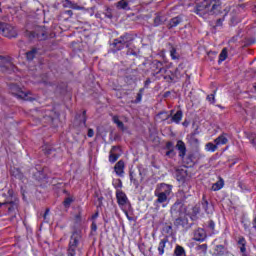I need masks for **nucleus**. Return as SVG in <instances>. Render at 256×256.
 <instances>
[{
	"label": "nucleus",
	"instance_id": "obj_1",
	"mask_svg": "<svg viewBox=\"0 0 256 256\" xmlns=\"http://www.w3.org/2000/svg\"><path fill=\"white\" fill-rule=\"evenodd\" d=\"M221 11V0H196L194 13L203 17V15H215Z\"/></svg>",
	"mask_w": 256,
	"mask_h": 256
},
{
	"label": "nucleus",
	"instance_id": "obj_2",
	"mask_svg": "<svg viewBox=\"0 0 256 256\" xmlns=\"http://www.w3.org/2000/svg\"><path fill=\"white\" fill-rule=\"evenodd\" d=\"M19 209H21V200H19V197L15 195L13 190H9L8 196L4 200V211L6 215L13 221L19 215Z\"/></svg>",
	"mask_w": 256,
	"mask_h": 256
},
{
	"label": "nucleus",
	"instance_id": "obj_3",
	"mask_svg": "<svg viewBox=\"0 0 256 256\" xmlns=\"http://www.w3.org/2000/svg\"><path fill=\"white\" fill-rule=\"evenodd\" d=\"M83 239V235L81 234V230H74L72 232V235L70 236L68 249H67V255L68 256H76L79 251H81V248H79V245H81V240Z\"/></svg>",
	"mask_w": 256,
	"mask_h": 256
},
{
	"label": "nucleus",
	"instance_id": "obj_4",
	"mask_svg": "<svg viewBox=\"0 0 256 256\" xmlns=\"http://www.w3.org/2000/svg\"><path fill=\"white\" fill-rule=\"evenodd\" d=\"M131 41H133V35L129 33L114 39L111 44L112 53H117V51H121L125 49V47H129V45H131Z\"/></svg>",
	"mask_w": 256,
	"mask_h": 256
},
{
	"label": "nucleus",
	"instance_id": "obj_5",
	"mask_svg": "<svg viewBox=\"0 0 256 256\" xmlns=\"http://www.w3.org/2000/svg\"><path fill=\"white\" fill-rule=\"evenodd\" d=\"M10 91L12 95L17 97L18 99H23V101H35V98L31 97V92H25L19 85L11 84Z\"/></svg>",
	"mask_w": 256,
	"mask_h": 256
},
{
	"label": "nucleus",
	"instance_id": "obj_6",
	"mask_svg": "<svg viewBox=\"0 0 256 256\" xmlns=\"http://www.w3.org/2000/svg\"><path fill=\"white\" fill-rule=\"evenodd\" d=\"M171 216L175 221H182L183 217H185V206L181 202H175L170 210Z\"/></svg>",
	"mask_w": 256,
	"mask_h": 256
},
{
	"label": "nucleus",
	"instance_id": "obj_7",
	"mask_svg": "<svg viewBox=\"0 0 256 256\" xmlns=\"http://www.w3.org/2000/svg\"><path fill=\"white\" fill-rule=\"evenodd\" d=\"M0 33L9 39L17 37V29H15V27H13L11 24L7 23L0 22Z\"/></svg>",
	"mask_w": 256,
	"mask_h": 256
},
{
	"label": "nucleus",
	"instance_id": "obj_8",
	"mask_svg": "<svg viewBox=\"0 0 256 256\" xmlns=\"http://www.w3.org/2000/svg\"><path fill=\"white\" fill-rule=\"evenodd\" d=\"M116 199L119 207H125V205H129V207H131L129 198H127V194H125L123 190H116Z\"/></svg>",
	"mask_w": 256,
	"mask_h": 256
},
{
	"label": "nucleus",
	"instance_id": "obj_9",
	"mask_svg": "<svg viewBox=\"0 0 256 256\" xmlns=\"http://www.w3.org/2000/svg\"><path fill=\"white\" fill-rule=\"evenodd\" d=\"M121 157V148L119 146H112L109 152L110 163H115Z\"/></svg>",
	"mask_w": 256,
	"mask_h": 256
},
{
	"label": "nucleus",
	"instance_id": "obj_10",
	"mask_svg": "<svg viewBox=\"0 0 256 256\" xmlns=\"http://www.w3.org/2000/svg\"><path fill=\"white\" fill-rule=\"evenodd\" d=\"M156 189L162 192L166 197H171V193H173V185L160 183L156 186Z\"/></svg>",
	"mask_w": 256,
	"mask_h": 256
},
{
	"label": "nucleus",
	"instance_id": "obj_11",
	"mask_svg": "<svg viewBox=\"0 0 256 256\" xmlns=\"http://www.w3.org/2000/svg\"><path fill=\"white\" fill-rule=\"evenodd\" d=\"M30 37L32 39H38V41H45L47 39V32L43 28H38V30L30 32Z\"/></svg>",
	"mask_w": 256,
	"mask_h": 256
},
{
	"label": "nucleus",
	"instance_id": "obj_12",
	"mask_svg": "<svg viewBox=\"0 0 256 256\" xmlns=\"http://www.w3.org/2000/svg\"><path fill=\"white\" fill-rule=\"evenodd\" d=\"M143 172L141 169H139V177H137V174H135L134 171H130V181L133 183L134 187H139L141 181H143Z\"/></svg>",
	"mask_w": 256,
	"mask_h": 256
},
{
	"label": "nucleus",
	"instance_id": "obj_13",
	"mask_svg": "<svg viewBox=\"0 0 256 256\" xmlns=\"http://www.w3.org/2000/svg\"><path fill=\"white\" fill-rule=\"evenodd\" d=\"M214 255L215 256H233L231 252L225 247V245H216L214 248Z\"/></svg>",
	"mask_w": 256,
	"mask_h": 256
},
{
	"label": "nucleus",
	"instance_id": "obj_14",
	"mask_svg": "<svg viewBox=\"0 0 256 256\" xmlns=\"http://www.w3.org/2000/svg\"><path fill=\"white\" fill-rule=\"evenodd\" d=\"M155 197H157L155 203H159L163 207H166L164 203H167L169 201V197L166 196V194H163V192H160V190H157V188L154 191Z\"/></svg>",
	"mask_w": 256,
	"mask_h": 256
},
{
	"label": "nucleus",
	"instance_id": "obj_15",
	"mask_svg": "<svg viewBox=\"0 0 256 256\" xmlns=\"http://www.w3.org/2000/svg\"><path fill=\"white\" fill-rule=\"evenodd\" d=\"M167 47L169 49L171 59H173V61H179V59H181V54L177 51V47L170 42L167 44Z\"/></svg>",
	"mask_w": 256,
	"mask_h": 256
},
{
	"label": "nucleus",
	"instance_id": "obj_16",
	"mask_svg": "<svg viewBox=\"0 0 256 256\" xmlns=\"http://www.w3.org/2000/svg\"><path fill=\"white\" fill-rule=\"evenodd\" d=\"M151 69L155 72L156 75H159V73H163V71H166L165 68H163V62L159 60H153L151 63Z\"/></svg>",
	"mask_w": 256,
	"mask_h": 256
},
{
	"label": "nucleus",
	"instance_id": "obj_17",
	"mask_svg": "<svg viewBox=\"0 0 256 256\" xmlns=\"http://www.w3.org/2000/svg\"><path fill=\"white\" fill-rule=\"evenodd\" d=\"M207 239V232H205V229L203 228H198L197 230L194 231V240L195 241H205Z\"/></svg>",
	"mask_w": 256,
	"mask_h": 256
},
{
	"label": "nucleus",
	"instance_id": "obj_18",
	"mask_svg": "<svg viewBox=\"0 0 256 256\" xmlns=\"http://www.w3.org/2000/svg\"><path fill=\"white\" fill-rule=\"evenodd\" d=\"M176 149L179 151V157L185 159V155H187V146H185V142H183V140L177 141Z\"/></svg>",
	"mask_w": 256,
	"mask_h": 256
},
{
	"label": "nucleus",
	"instance_id": "obj_19",
	"mask_svg": "<svg viewBox=\"0 0 256 256\" xmlns=\"http://www.w3.org/2000/svg\"><path fill=\"white\" fill-rule=\"evenodd\" d=\"M238 248L242 253V256H247V240L244 237H239L237 241Z\"/></svg>",
	"mask_w": 256,
	"mask_h": 256
},
{
	"label": "nucleus",
	"instance_id": "obj_20",
	"mask_svg": "<svg viewBox=\"0 0 256 256\" xmlns=\"http://www.w3.org/2000/svg\"><path fill=\"white\" fill-rule=\"evenodd\" d=\"M114 171L118 177H123V173H125V162L123 160L118 161L114 166Z\"/></svg>",
	"mask_w": 256,
	"mask_h": 256
},
{
	"label": "nucleus",
	"instance_id": "obj_21",
	"mask_svg": "<svg viewBox=\"0 0 256 256\" xmlns=\"http://www.w3.org/2000/svg\"><path fill=\"white\" fill-rule=\"evenodd\" d=\"M201 205H202V209H204L207 215H211L213 213V204H209V201H207V198L205 197V195L202 198Z\"/></svg>",
	"mask_w": 256,
	"mask_h": 256
},
{
	"label": "nucleus",
	"instance_id": "obj_22",
	"mask_svg": "<svg viewBox=\"0 0 256 256\" xmlns=\"http://www.w3.org/2000/svg\"><path fill=\"white\" fill-rule=\"evenodd\" d=\"M187 169L178 168L176 169V179L181 183H185V179H187Z\"/></svg>",
	"mask_w": 256,
	"mask_h": 256
},
{
	"label": "nucleus",
	"instance_id": "obj_23",
	"mask_svg": "<svg viewBox=\"0 0 256 256\" xmlns=\"http://www.w3.org/2000/svg\"><path fill=\"white\" fill-rule=\"evenodd\" d=\"M180 23H183V18L181 16H176L172 19L167 24L168 29H174V27H177Z\"/></svg>",
	"mask_w": 256,
	"mask_h": 256
},
{
	"label": "nucleus",
	"instance_id": "obj_24",
	"mask_svg": "<svg viewBox=\"0 0 256 256\" xmlns=\"http://www.w3.org/2000/svg\"><path fill=\"white\" fill-rule=\"evenodd\" d=\"M182 119H183V111L178 110L174 115L172 114L171 123H176V125H179Z\"/></svg>",
	"mask_w": 256,
	"mask_h": 256
},
{
	"label": "nucleus",
	"instance_id": "obj_25",
	"mask_svg": "<svg viewBox=\"0 0 256 256\" xmlns=\"http://www.w3.org/2000/svg\"><path fill=\"white\" fill-rule=\"evenodd\" d=\"M169 243V238L164 237L163 239L160 240L159 245H158V253L159 255H164L165 253V247Z\"/></svg>",
	"mask_w": 256,
	"mask_h": 256
},
{
	"label": "nucleus",
	"instance_id": "obj_26",
	"mask_svg": "<svg viewBox=\"0 0 256 256\" xmlns=\"http://www.w3.org/2000/svg\"><path fill=\"white\" fill-rule=\"evenodd\" d=\"M214 143L217 147H219V145H227V143H229V139H227L226 134H222L214 140Z\"/></svg>",
	"mask_w": 256,
	"mask_h": 256
},
{
	"label": "nucleus",
	"instance_id": "obj_27",
	"mask_svg": "<svg viewBox=\"0 0 256 256\" xmlns=\"http://www.w3.org/2000/svg\"><path fill=\"white\" fill-rule=\"evenodd\" d=\"M167 21V18L165 16H162L160 14H156L154 18V27H159L163 25Z\"/></svg>",
	"mask_w": 256,
	"mask_h": 256
},
{
	"label": "nucleus",
	"instance_id": "obj_28",
	"mask_svg": "<svg viewBox=\"0 0 256 256\" xmlns=\"http://www.w3.org/2000/svg\"><path fill=\"white\" fill-rule=\"evenodd\" d=\"M181 69H183V63L179 64L178 68L175 69L174 76H169V79L171 81H174L176 79H181Z\"/></svg>",
	"mask_w": 256,
	"mask_h": 256
},
{
	"label": "nucleus",
	"instance_id": "obj_29",
	"mask_svg": "<svg viewBox=\"0 0 256 256\" xmlns=\"http://www.w3.org/2000/svg\"><path fill=\"white\" fill-rule=\"evenodd\" d=\"M173 113H175V110H171L170 113L162 111L158 116L161 117L162 121H167V119H171V117H173Z\"/></svg>",
	"mask_w": 256,
	"mask_h": 256
},
{
	"label": "nucleus",
	"instance_id": "obj_30",
	"mask_svg": "<svg viewBox=\"0 0 256 256\" xmlns=\"http://www.w3.org/2000/svg\"><path fill=\"white\" fill-rule=\"evenodd\" d=\"M224 185H225V181H223V178H220L219 181L213 184L212 190L220 191V189H223Z\"/></svg>",
	"mask_w": 256,
	"mask_h": 256
},
{
	"label": "nucleus",
	"instance_id": "obj_31",
	"mask_svg": "<svg viewBox=\"0 0 256 256\" xmlns=\"http://www.w3.org/2000/svg\"><path fill=\"white\" fill-rule=\"evenodd\" d=\"M174 255L175 256H187L185 253V248L181 245H176L175 250H174Z\"/></svg>",
	"mask_w": 256,
	"mask_h": 256
},
{
	"label": "nucleus",
	"instance_id": "obj_32",
	"mask_svg": "<svg viewBox=\"0 0 256 256\" xmlns=\"http://www.w3.org/2000/svg\"><path fill=\"white\" fill-rule=\"evenodd\" d=\"M117 9H124L125 11L129 10V2L119 1L116 3Z\"/></svg>",
	"mask_w": 256,
	"mask_h": 256
},
{
	"label": "nucleus",
	"instance_id": "obj_33",
	"mask_svg": "<svg viewBox=\"0 0 256 256\" xmlns=\"http://www.w3.org/2000/svg\"><path fill=\"white\" fill-rule=\"evenodd\" d=\"M36 55H37V48H33L32 50H30L26 53V57H27L28 61H33V59H35Z\"/></svg>",
	"mask_w": 256,
	"mask_h": 256
},
{
	"label": "nucleus",
	"instance_id": "obj_34",
	"mask_svg": "<svg viewBox=\"0 0 256 256\" xmlns=\"http://www.w3.org/2000/svg\"><path fill=\"white\" fill-rule=\"evenodd\" d=\"M76 119H79L80 123L86 125L87 123V111H83L82 114L76 116Z\"/></svg>",
	"mask_w": 256,
	"mask_h": 256
},
{
	"label": "nucleus",
	"instance_id": "obj_35",
	"mask_svg": "<svg viewBox=\"0 0 256 256\" xmlns=\"http://www.w3.org/2000/svg\"><path fill=\"white\" fill-rule=\"evenodd\" d=\"M201 213V207L199 205H195L192 208V219H197V216Z\"/></svg>",
	"mask_w": 256,
	"mask_h": 256
},
{
	"label": "nucleus",
	"instance_id": "obj_36",
	"mask_svg": "<svg viewBox=\"0 0 256 256\" xmlns=\"http://www.w3.org/2000/svg\"><path fill=\"white\" fill-rule=\"evenodd\" d=\"M206 151H210L211 153H215L217 149V144H213L212 142H209L205 145Z\"/></svg>",
	"mask_w": 256,
	"mask_h": 256
},
{
	"label": "nucleus",
	"instance_id": "obj_37",
	"mask_svg": "<svg viewBox=\"0 0 256 256\" xmlns=\"http://www.w3.org/2000/svg\"><path fill=\"white\" fill-rule=\"evenodd\" d=\"M227 59V48H223L221 53L219 54L218 63H223Z\"/></svg>",
	"mask_w": 256,
	"mask_h": 256
},
{
	"label": "nucleus",
	"instance_id": "obj_38",
	"mask_svg": "<svg viewBox=\"0 0 256 256\" xmlns=\"http://www.w3.org/2000/svg\"><path fill=\"white\" fill-rule=\"evenodd\" d=\"M143 93H145V88H141L139 90V92L136 95V99H135L134 103H141V101L143 99Z\"/></svg>",
	"mask_w": 256,
	"mask_h": 256
},
{
	"label": "nucleus",
	"instance_id": "obj_39",
	"mask_svg": "<svg viewBox=\"0 0 256 256\" xmlns=\"http://www.w3.org/2000/svg\"><path fill=\"white\" fill-rule=\"evenodd\" d=\"M162 155H164V157H169V159H173V157H175V150H162Z\"/></svg>",
	"mask_w": 256,
	"mask_h": 256
},
{
	"label": "nucleus",
	"instance_id": "obj_40",
	"mask_svg": "<svg viewBox=\"0 0 256 256\" xmlns=\"http://www.w3.org/2000/svg\"><path fill=\"white\" fill-rule=\"evenodd\" d=\"M113 186L116 189V191H121V189L123 188V181H121V179H117L116 181L113 182Z\"/></svg>",
	"mask_w": 256,
	"mask_h": 256
},
{
	"label": "nucleus",
	"instance_id": "obj_41",
	"mask_svg": "<svg viewBox=\"0 0 256 256\" xmlns=\"http://www.w3.org/2000/svg\"><path fill=\"white\" fill-rule=\"evenodd\" d=\"M162 151H175V145L173 144V142L169 141L166 143Z\"/></svg>",
	"mask_w": 256,
	"mask_h": 256
},
{
	"label": "nucleus",
	"instance_id": "obj_42",
	"mask_svg": "<svg viewBox=\"0 0 256 256\" xmlns=\"http://www.w3.org/2000/svg\"><path fill=\"white\" fill-rule=\"evenodd\" d=\"M184 163H186V165H193V154H189L186 158H182Z\"/></svg>",
	"mask_w": 256,
	"mask_h": 256
},
{
	"label": "nucleus",
	"instance_id": "obj_43",
	"mask_svg": "<svg viewBox=\"0 0 256 256\" xmlns=\"http://www.w3.org/2000/svg\"><path fill=\"white\" fill-rule=\"evenodd\" d=\"M217 93V90H214V93L213 94H209L208 96H207V101L209 102V103H211L212 105H215V94Z\"/></svg>",
	"mask_w": 256,
	"mask_h": 256
},
{
	"label": "nucleus",
	"instance_id": "obj_44",
	"mask_svg": "<svg viewBox=\"0 0 256 256\" xmlns=\"http://www.w3.org/2000/svg\"><path fill=\"white\" fill-rule=\"evenodd\" d=\"M196 251H200L201 253H207V244H201L196 247Z\"/></svg>",
	"mask_w": 256,
	"mask_h": 256
},
{
	"label": "nucleus",
	"instance_id": "obj_45",
	"mask_svg": "<svg viewBox=\"0 0 256 256\" xmlns=\"http://www.w3.org/2000/svg\"><path fill=\"white\" fill-rule=\"evenodd\" d=\"M164 233H167V235H173V226L166 225L163 229Z\"/></svg>",
	"mask_w": 256,
	"mask_h": 256
},
{
	"label": "nucleus",
	"instance_id": "obj_46",
	"mask_svg": "<svg viewBox=\"0 0 256 256\" xmlns=\"http://www.w3.org/2000/svg\"><path fill=\"white\" fill-rule=\"evenodd\" d=\"M44 153L45 155H51V153H53V148L51 146H46L44 148Z\"/></svg>",
	"mask_w": 256,
	"mask_h": 256
},
{
	"label": "nucleus",
	"instance_id": "obj_47",
	"mask_svg": "<svg viewBox=\"0 0 256 256\" xmlns=\"http://www.w3.org/2000/svg\"><path fill=\"white\" fill-rule=\"evenodd\" d=\"M208 229L210 231H215V222L213 220L208 221Z\"/></svg>",
	"mask_w": 256,
	"mask_h": 256
},
{
	"label": "nucleus",
	"instance_id": "obj_48",
	"mask_svg": "<svg viewBox=\"0 0 256 256\" xmlns=\"http://www.w3.org/2000/svg\"><path fill=\"white\" fill-rule=\"evenodd\" d=\"M71 203H73V199L68 197L64 200L63 205H64V207H69L71 205Z\"/></svg>",
	"mask_w": 256,
	"mask_h": 256
},
{
	"label": "nucleus",
	"instance_id": "obj_49",
	"mask_svg": "<svg viewBox=\"0 0 256 256\" xmlns=\"http://www.w3.org/2000/svg\"><path fill=\"white\" fill-rule=\"evenodd\" d=\"M105 17H107V19H113V13H111V9L106 10Z\"/></svg>",
	"mask_w": 256,
	"mask_h": 256
},
{
	"label": "nucleus",
	"instance_id": "obj_50",
	"mask_svg": "<svg viewBox=\"0 0 256 256\" xmlns=\"http://www.w3.org/2000/svg\"><path fill=\"white\" fill-rule=\"evenodd\" d=\"M116 125L118 129H120L121 131H125V124H123L122 121L118 122Z\"/></svg>",
	"mask_w": 256,
	"mask_h": 256
},
{
	"label": "nucleus",
	"instance_id": "obj_51",
	"mask_svg": "<svg viewBox=\"0 0 256 256\" xmlns=\"http://www.w3.org/2000/svg\"><path fill=\"white\" fill-rule=\"evenodd\" d=\"M126 55H133L134 57H137V52H135L133 49H128Z\"/></svg>",
	"mask_w": 256,
	"mask_h": 256
},
{
	"label": "nucleus",
	"instance_id": "obj_52",
	"mask_svg": "<svg viewBox=\"0 0 256 256\" xmlns=\"http://www.w3.org/2000/svg\"><path fill=\"white\" fill-rule=\"evenodd\" d=\"M93 135H95V131H93V129L89 128V129H88L87 136H88V137H93Z\"/></svg>",
	"mask_w": 256,
	"mask_h": 256
},
{
	"label": "nucleus",
	"instance_id": "obj_53",
	"mask_svg": "<svg viewBox=\"0 0 256 256\" xmlns=\"http://www.w3.org/2000/svg\"><path fill=\"white\" fill-rule=\"evenodd\" d=\"M49 208H47L46 210H45V213L43 214V219H44V221H47V217H48V215H49Z\"/></svg>",
	"mask_w": 256,
	"mask_h": 256
},
{
	"label": "nucleus",
	"instance_id": "obj_54",
	"mask_svg": "<svg viewBox=\"0 0 256 256\" xmlns=\"http://www.w3.org/2000/svg\"><path fill=\"white\" fill-rule=\"evenodd\" d=\"M112 121L115 123V125H117V123H119L121 120H119V116H113Z\"/></svg>",
	"mask_w": 256,
	"mask_h": 256
},
{
	"label": "nucleus",
	"instance_id": "obj_55",
	"mask_svg": "<svg viewBox=\"0 0 256 256\" xmlns=\"http://www.w3.org/2000/svg\"><path fill=\"white\" fill-rule=\"evenodd\" d=\"M65 14L68 15L69 17H73V10H66Z\"/></svg>",
	"mask_w": 256,
	"mask_h": 256
},
{
	"label": "nucleus",
	"instance_id": "obj_56",
	"mask_svg": "<svg viewBox=\"0 0 256 256\" xmlns=\"http://www.w3.org/2000/svg\"><path fill=\"white\" fill-rule=\"evenodd\" d=\"M149 85H151V79L148 78L144 83V87H149Z\"/></svg>",
	"mask_w": 256,
	"mask_h": 256
},
{
	"label": "nucleus",
	"instance_id": "obj_57",
	"mask_svg": "<svg viewBox=\"0 0 256 256\" xmlns=\"http://www.w3.org/2000/svg\"><path fill=\"white\" fill-rule=\"evenodd\" d=\"M91 229L92 231H97V224L95 222H92Z\"/></svg>",
	"mask_w": 256,
	"mask_h": 256
},
{
	"label": "nucleus",
	"instance_id": "obj_58",
	"mask_svg": "<svg viewBox=\"0 0 256 256\" xmlns=\"http://www.w3.org/2000/svg\"><path fill=\"white\" fill-rule=\"evenodd\" d=\"M124 213L129 221H133V218L129 216V212H127V210H124Z\"/></svg>",
	"mask_w": 256,
	"mask_h": 256
},
{
	"label": "nucleus",
	"instance_id": "obj_59",
	"mask_svg": "<svg viewBox=\"0 0 256 256\" xmlns=\"http://www.w3.org/2000/svg\"><path fill=\"white\" fill-rule=\"evenodd\" d=\"M124 213L129 221H133V218L129 216V212H127V210H124Z\"/></svg>",
	"mask_w": 256,
	"mask_h": 256
},
{
	"label": "nucleus",
	"instance_id": "obj_60",
	"mask_svg": "<svg viewBox=\"0 0 256 256\" xmlns=\"http://www.w3.org/2000/svg\"><path fill=\"white\" fill-rule=\"evenodd\" d=\"M182 125H183V127H189V120H184Z\"/></svg>",
	"mask_w": 256,
	"mask_h": 256
},
{
	"label": "nucleus",
	"instance_id": "obj_61",
	"mask_svg": "<svg viewBox=\"0 0 256 256\" xmlns=\"http://www.w3.org/2000/svg\"><path fill=\"white\" fill-rule=\"evenodd\" d=\"M99 217V212H96L94 215H92V219H97Z\"/></svg>",
	"mask_w": 256,
	"mask_h": 256
},
{
	"label": "nucleus",
	"instance_id": "obj_62",
	"mask_svg": "<svg viewBox=\"0 0 256 256\" xmlns=\"http://www.w3.org/2000/svg\"><path fill=\"white\" fill-rule=\"evenodd\" d=\"M252 225H253V227L256 229V216H255V218L253 219Z\"/></svg>",
	"mask_w": 256,
	"mask_h": 256
},
{
	"label": "nucleus",
	"instance_id": "obj_63",
	"mask_svg": "<svg viewBox=\"0 0 256 256\" xmlns=\"http://www.w3.org/2000/svg\"><path fill=\"white\" fill-rule=\"evenodd\" d=\"M1 209L4 210V202H0V211H1Z\"/></svg>",
	"mask_w": 256,
	"mask_h": 256
},
{
	"label": "nucleus",
	"instance_id": "obj_64",
	"mask_svg": "<svg viewBox=\"0 0 256 256\" xmlns=\"http://www.w3.org/2000/svg\"><path fill=\"white\" fill-rule=\"evenodd\" d=\"M40 173V179H45V175L43 174V172H39Z\"/></svg>",
	"mask_w": 256,
	"mask_h": 256
}]
</instances>
